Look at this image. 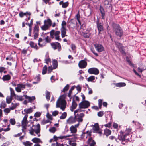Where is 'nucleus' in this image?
I'll return each instance as SVG.
<instances>
[{
	"label": "nucleus",
	"instance_id": "nucleus-1",
	"mask_svg": "<svg viewBox=\"0 0 146 146\" xmlns=\"http://www.w3.org/2000/svg\"><path fill=\"white\" fill-rule=\"evenodd\" d=\"M65 96L62 95L60 96L57 100L56 107L60 108L62 111H64L66 108V102L65 100Z\"/></svg>",
	"mask_w": 146,
	"mask_h": 146
},
{
	"label": "nucleus",
	"instance_id": "nucleus-2",
	"mask_svg": "<svg viewBox=\"0 0 146 146\" xmlns=\"http://www.w3.org/2000/svg\"><path fill=\"white\" fill-rule=\"evenodd\" d=\"M90 103L88 101L83 100L78 104L79 109H78L74 111V115L78 112H80L84 111L82 110L83 109H86L88 108L90 106Z\"/></svg>",
	"mask_w": 146,
	"mask_h": 146
},
{
	"label": "nucleus",
	"instance_id": "nucleus-3",
	"mask_svg": "<svg viewBox=\"0 0 146 146\" xmlns=\"http://www.w3.org/2000/svg\"><path fill=\"white\" fill-rule=\"evenodd\" d=\"M60 139H65L67 140L72 139V140H74L76 139V135H68L66 136H61L59 137H58L54 135L53 137V139L54 141H56L58 140V138Z\"/></svg>",
	"mask_w": 146,
	"mask_h": 146
},
{
	"label": "nucleus",
	"instance_id": "nucleus-4",
	"mask_svg": "<svg viewBox=\"0 0 146 146\" xmlns=\"http://www.w3.org/2000/svg\"><path fill=\"white\" fill-rule=\"evenodd\" d=\"M30 134L32 135H34V132L38 134L40 131V126L39 124H38L36 125H33L32 128L29 130Z\"/></svg>",
	"mask_w": 146,
	"mask_h": 146
},
{
	"label": "nucleus",
	"instance_id": "nucleus-5",
	"mask_svg": "<svg viewBox=\"0 0 146 146\" xmlns=\"http://www.w3.org/2000/svg\"><path fill=\"white\" fill-rule=\"evenodd\" d=\"M113 27L116 35L121 37L123 35V33L121 27L119 25L114 24Z\"/></svg>",
	"mask_w": 146,
	"mask_h": 146
},
{
	"label": "nucleus",
	"instance_id": "nucleus-6",
	"mask_svg": "<svg viewBox=\"0 0 146 146\" xmlns=\"http://www.w3.org/2000/svg\"><path fill=\"white\" fill-rule=\"evenodd\" d=\"M60 34V32L59 31H57L55 32L54 30H52L50 32V35L51 37L53 38L55 36V39L58 41L60 40V39L59 35Z\"/></svg>",
	"mask_w": 146,
	"mask_h": 146
},
{
	"label": "nucleus",
	"instance_id": "nucleus-7",
	"mask_svg": "<svg viewBox=\"0 0 146 146\" xmlns=\"http://www.w3.org/2000/svg\"><path fill=\"white\" fill-rule=\"evenodd\" d=\"M28 117V115L26 114L22 121V127L23 129H26V127L27 126V124L28 123V121L27 119Z\"/></svg>",
	"mask_w": 146,
	"mask_h": 146
},
{
	"label": "nucleus",
	"instance_id": "nucleus-8",
	"mask_svg": "<svg viewBox=\"0 0 146 146\" xmlns=\"http://www.w3.org/2000/svg\"><path fill=\"white\" fill-rule=\"evenodd\" d=\"M88 72L91 74L98 75L99 74V70L96 68H92L88 69Z\"/></svg>",
	"mask_w": 146,
	"mask_h": 146
},
{
	"label": "nucleus",
	"instance_id": "nucleus-9",
	"mask_svg": "<svg viewBox=\"0 0 146 146\" xmlns=\"http://www.w3.org/2000/svg\"><path fill=\"white\" fill-rule=\"evenodd\" d=\"M51 45L52 48L54 50L58 49V51H60L61 50V46L60 44L58 42L51 43Z\"/></svg>",
	"mask_w": 146,
	"mask_h": 146
},
{
	"label": "nucleus",
	"instance_id": "nucleus-10",
	"mask_svg": "<svg viewBox=\"0 0 146 146\" xmlns=\"http://www.w3.org/2000/svg\"><path fill=\"white\" fill-rule=\"evenodd\" d=\"M17 86V87L15 88V89L16 91L18 92H21V89L25 88V85L19 84Z\"/></svg>",
	"mask_w": 146,
	"mask_h": 146
},
{
	"label": "nucleus",
	"instance_id": "nucleus-11",
	"mask_svg": "<svg viewBox=\"0 0 146 146\" xmlns=\"http://www.w3.org/2000/svg\"><path fill=\"white\" fill-rule=\"evenodd\" d=\"M75 117H70L67 120V122L69 124H72L76 122V114L74 115Z\"/></svg>",
	"mask_w": 146,
	"mask_h": 146
},
{
	"label": "nucleus",
	"instance_id": "nucleus-12",
	"mask_svg": "<svg viewBox=\"0 0 146 146\" xmlns=\"http://www.w3.org/2000/svg\"><path fill=\"white\" fill-rule=\"evenodd\" d=\"M79 123H78L75 125L74 126L72 125L70 128V130L71 132L72 133H76L77 131V128L79 126Z\"/></svg>",
	"mask_w": 146,
	"mask_h": 146
},
{
	"label": "nucleus",
	"instance_id": "nucleus-13",
	"mask_svg": "<svg viewBox=\"0 0 146 146\" xmlns=\"http://www.w3.org/2000/svg\"><path fill=\"white\" fill-rule=\"evenodd\" d=\"M87 63L84 60H82L79 62L78 63V66L80 68H84L87 66Z\"/></svg>",
	"mask_w": 146,
	"mask_h": 146
},
{
	"label": "nucleus",
	"instance_id": "nucleus-14",
	"mask_svg": "<svg viewBox=\"0 0 146 146\" xmlns=\"http://www.w3.org/2000/svg\"><path fill=\"white\" fill-rule=\"evenodd\" d=\"M39 31V27L38 26H35L34 28V31L33 33L34 39H36L37 38L38 35Z\"/></svg>",
	"mask_w": 146,
	"mask_h": 146
},
{
	"label": "nucleus",
	"instance_id": "nucleus-15",
	"mask_svg": "<svg viewBox=\"0 0 146 146\" xmlns=\"http://www.w3.org/2000/svg\"><path fill=\"white\" fill-rule=\"evenodd\" d=\"M84 116V114L83 113H81L80 114H78L77 116L76 115V119L78 122H82L83 121L82 118Z\"/></svg>",
	"mask_w": 146,
	"mask_h": 146
},
{
	"label": "nucleus",
	"instance_id": "nucleus-16",
	"mask_svg": "<svg viewBox=\"0 0 146 146\" xmlns=\"http://www.w3.org/2000/svg\"><path fill=\"white\" fill-rule=\"evenodd\" d=\"M94 45L95 48L98 52H101L104 50V48L101 45L96 44Z\"/></svg>",
	"mask_w": 146,
	"mask_h": 146
},
{
	"label": "nucleus",
	"instance_id": "nucleus-17",
	"mask_svg": "<svg viewBox=\"0 0 146 146\" xmlns=\"http://www.w3.org/2000/svg\"><path fill=\"white\" fill-rule=\"evenodd\" d=\"M115 43L116 46L119 49L120 51L123 54H125V52L123 50L122 44L117 42H115Z\"/></svg>",
	"mask_w": 146,
	"mask_h": 146
},
{
	"label": "nucleus",
	"instance_id": "nucleus-18",
	"mask_svg": "<svg viewBox=\"0 0 146 146\" xmlns=\"http://www.w3.org/2000/svg\"><path fill=\"white\" fill-rule=\"evenodd\" d=\"M33 108H30L27 109H24V113L22 112V114L25 115L26 114H27L31 113L33 112Z\"/></svg>",
	"mask_w": 146,
	"mask_h": 146
},
{
	"label": "nucleus",
	"instance_id": "nucleus-19",
	"mask_svg": "<svg viewBox=\"0 0 146 146\" xmlns=\"http://www.w3.org/2000/svg\"><path fill=\"white\" fill-rule=\"evenodd\" d=\"M123 132L122 131L120 132V135L118 136V138L119 140L122 141L123 142L125 140L126 134L123 135Z\"/></svg>",
	"mask_w": 146,
	"mask_h": 146
},
{
	"label": "nucleus",
	"instance_id": "nucleus-20",
	"mask_svg": "<svg viewBox=\"0 0 146 146\" xmlns=\"http://www.w3.org/2000/svg\"><path fill=\"white\" fill-rule=\"evenodd\" d=\"M66 27H62L61 29V36L62 38H64L65 36H67V35H66Z\"/></svg>",
	"mask_w": 146,
	"mask_h": 146
},
{
	"label": "nucleus",
	"instance_id": "nucleus-21",
	"mask_svg": "<svg viewBox=\"0 0 146 146\" xmlns=\"http://www.w3.org/2000/svg\"><path fill=\"white\" fill-rule=\"evenodd\" d=\"M23 96L25 97V98L28 100V102H31L35 99V97L34 96L30 97L25 95H24Z\"/></svg>",
	"mask_w": 146,
	"mask_h": 146
},
{
	"label": "nucleus",
	"instance_id": "nucleus-22",
	"mask_svg": "<svg viewBox=\"0 0 146 146\" xmlns=\"http://www.w3.org/2000/svg\"><path fill=\"white\" fill-rule=\"evenodd\" d=\"M97 27L99 33H100L101 31L103 30V25L101 23H97Z\"/></svg>",
	"mask_w": 146,
	"mask_h": 146
},
{
	"label": "nucleus",
	"instance_id": "nucleus-23",
	"mask_svg": "<svg viewBox=\"0 0 146 146\" xmlns=\"http://www.w3.org/2000/svg\"><path fill=\"white\" fill-rule=\"evenodd\" d=\"M88 143L89 144V146H94L96 144V143L92 138H89L88 141Z\"/></svg>",
	"mask_w": 146,
	"mask_h": 146
},
{
	"label": "nucleus",
	"instance_id": "nucleus-24",
	"mask_svg": "<svg viewBox=\"0 0 146 146\" xmlns=\"http://www.w3.org/2000/svg\"><path fill=\"white\" fill-rule=\"evenodd\" d=\"M76 21L74 19H71L69 22L70 24L69 25V26H70L71 28H74L75 27V25H76Z\"/></svg>",
	"mask_w": 146,
	"mask_h": 146
},
{
	"label": "nucleus",
	"instance_id": "nucleus-25",
	"mask_svg": "<svg viewBox=\"0 0 146 146\" xmlns=\"http://www.w3.org/2000/svg\"><path fill=\"white\" fill-rule=\"evenodd\" d=\"M77 106L76 102L73 100L72 103V106L70 108V110L72 111H73L75 109Z\"/></svg>",
	"mask_w": 146,
	"mask_h": 146
},
{
	"label": "nucleus",
	"instance_id": "nucleus-26",
	"mask_svg": "<svg viewBox=\"0 0 146 146\" xmlns=\"http://www.w3.org/2000/svg\"><path fill=\"white\" fill-rule=\"evenodd\" d=\"M29 44L31 47L32 48H34L36 50L38 49L37 44L32 41L30 42Z\"/></svg>",
	"mask_w": 146,
	"mask_h": 146
},
{
	"label": "nucleus",
	"instance_id": "nucleus-27",
	"mask_svg": "<svg viewBox=\"0 0 146 146\" xmlns=\"http://www.w3.org/2000/svg\"><path fill=\"white\" fill-rule=\"evenodd\" d=\"M44 23L45 25H47L50 27L51 25L52 21L50 19H48L47 20H45L44 21Z\"/></svg>",
	"mask_w": 146,
	"mask_h": 146
},
{
	"label": "nucleus",
	"instance_id": "nucleus-28",
	"mask_svg": "<svg viewBox=\"0 0 146 146\" xmlns=\"http://www.w3.org/2000/svg\"><path fill=\"white\" fill-rule=\"evenodd\" d=\"M111 133V131L108 129L106 128L104 130V134L107 136L110 135Z\"/></svg>",
	"mask_w": 146,
	"mask_h": 146
},
{
	"label": "nucleus",
	"instance_id": "nucleus-29",
	"mask_svg": "<svg viewBox=\"0 0 146 146\" xmlns=\"http://www.w3.org/2000/svg\"><path fill=\"white\" fill-rule=\"evenodd\" d=\"M32 141L34 143H42V142L41 141V140L40 139L38 138H33L32 140Z\"/></svg>",
	"mask_w": 146,
	"mask_h": 146
},
{
	"label": "nucleus",
	"instance_id": "nucleus-30",
	"mask_svg": "<svg viewBox=\"0 0 146 146\" xmlns=\"http://www.w3.org/2000/svg\"><path fill=\"white\" fill-rule=\"evenodd\" d=\"M45 62L47 64H48L49 62H51V60L49 58L48 54H46L45 55Z\"/></svg>",
	"mask_w": 146,
	"mask_h": 146
},
{
	"label": "nucleus",
	"instance_id": "nucleus-31",
	"mask_svg": "<svg viewBox=\"0 0 146 146\" xmlns=\"http://www.w3.org/2000/svg\"><path fill=\"white\" fill-rule=\"evenodd\" d=\"M52 65L53 66V68L56 69L58 66V62L57 60H53Z\"/></svg>",
	"mask_w": 146,
	"mask_h": 146
},
{
	"label": "nucleus",
	"instance_id": "nucleus-32",
	"mask_svg": "<svg viewBox=\"0 0 146 146\" xmlns=\"http://www.w3.org/2000/svg\"><path fill=\"white\" fill-rule=\"evenodd\" d=\"M27 14H28L30 15L31 14L30 13L26 12V13H23L22 12H20L19 13V16L21 17H22L26 15Z\"/></svg>",
	"mask_w": 146,
	"mask_h": 146
},
{
	"label": "nucleus",
	"instance_id": "nucleus-33",
	"mask_svg": "<svg viewBox=\"0 0 146 146\" xmlns=\"http://www.w3.org/2000/svg\"><path fill=\"white\" fill-rule=\"evenodd\" d=\"M115 85L117 87H120L125 86L126 84L124 82H121L115 84Z\"/></svg>",
	"mask_w": 146,
	"mask_h": 146
},
{
	"label": "nucleus",
	"instance_id": "nucleus-34",
	"mask_svg": "<svg viewBox=\"0 0 146 146\" xmlns=\"http://www.w3.org/2000/svg\"><path fill=\"white\" fill-rule=\"evenodd\" d=\"M2 79L3 81L9 80L10 79L11 77L9 75H5L3 77Z\"/></svg>",
	"mask_w": 146,
	"mask_h": 146
},
{
	"label": "nucleus",
	"instance_id": "nucleus-35",
	"mask_svg": "<svg viewBox=\"0 0 146 146\" xmlns=\"http://www.w3.org/2000/svg\"><path fill=\"white\" fill-rule=\"evenodd\" d=\"M13 97L11 96H8L6 98V102L8 104L10 103L12 100Z\"/></svg>",
	"mask_w": 146,
	"mask_h": 146
},
{
	"label": "nucleus",
	"instance_id": "nucleus-36",
	"mask_svg": "<svg viewBox=\"0 0 146 146\" xmlns=\"http://www.w3.org/2000/svg\"><path fill=\"white\" fill-rule=\"evenodd\" d=\"M15 98L16 99L19 101H22L23 100V96H15Z\"/></svg>",
	"mask_w": 146,
	"mask_h": 146
},
{
	"label": "nucleus",
	"instance_id": "nucleus-37",
	"mask_svg": "<svg viewBox=\"0 0 146 146\" xmlns=\"http://www.w3.org/2000/svg\"><path fill=\"white\" fill-rule=\"evenodd\" d=\"M99 129V126L98 125V124L97 123H96L94 125V126L93 127V130L95 131H98Z\"/></svg>",
	"mask_w": 146,
	"mask_h": 146
},
{
	"label": "nucleus",
	"instance_id": "nucleus-38",
	"mask_svg": "<svg viewBox=\"0 0 146 146\" xmlns=\"http://www.w3.org/2000/svg\"><path fill=\"white\" fill-rule=\"evenodd\" d=\"M23 144L25 146H31L33 145V143L29 141H26L23 142Z\"/></svg>",
	"mask_w": 146,
	"mask_h": 146
},
{
	"label": "nucleus",
	"instance_id": "nucleus-39",
	"mask_svg": "<svg viewBox=\"0 0 146 146\" xmlns=\"http://www.w3.org/2000/svg\"><path fill=\"white\" fill-rule=\"evenodd\" d=\"M44 41V40H43L42 38H40L38 40V45L40 47H42L45 44H41L40 43L42 42H43Z\"/></svg>",
	"mask_w": 146,
	"mask_h": 146
},
{
	"label": "nucleus",
	"instance_id": "nucleus-40",
	"mask_svg": "<svg viewBox=\"0 0 146 146\" xmlns=\"http://www.w3.org/2000/svg\"><path fill=\"white\" fill-rule=\"evenodd\" d=\"M41 29L42 30L45 31L48 29L49 27L47 25L44 24V25L41 27Z\"/></svg>",
	"mask_w": 146,
	"mask_h": 146
},
{
	"label": "nucleus",
	"instance_id": "nucleus-41",
	"mask_svg": "<svg viewBox=\"0 0 146 146\" xmlns=\"http://www.w3.org/2000/svg\"><path fill=\"white\" fill-rule=\"evenodd\" d=\"M6 106V104L5 101H2L0 105L1 108H4Z\"/></svg>",
	"mask_w": 146,
	"mask_h": 146
},
{
	"label": "nucleus",
	"instance_id": "nucleus-42",
	"mask_svg": "<svg viewBox=\"0 0 146 146\" xmlns=\"http://www.w3.org/2000/svg\"><path fill=\"white\" fill-rule=\"evenodd\" d=\"M95 79V77L93 76H91L87 78V81L88 82H92Z\"/></svg>",
	"mask_w": 146,
	"mask_h": 146
},
{
	"label": "nucleus",
	"instance_id": "nucleus-43",
	"mask_svg": "<svg viewBox=\"0 0 146 146\" xmlns=\"http://www.w3.org/2000/svg\"><path fill=\"white\" fill-rule=\"evenodd\" d=\"M57 130L54 127H52L50 128L49 131L51 133H54Z\"/></svg>",
	"mask_w": 146,
	"mask_h": 146
},
{
	"label": "nucleus",
	"instance_id": "nucleus-44",
	"mask_svg": "<svg viewBox=\"0 0 146 146\" xmlns=\"http://www.w3.org/2000/svg\"><path fill=\"white\" fill-rule=\"evenodd\" d=\"M10 90L11 92V96L13 97L14 96H15L16 95L15 93L14 90L11 88H10Z\"/></svg>",
	"mask_w": 146,
	"mask_h": 146
},
{
	"label": "nucleus",
	"instance_id": "nucleus-45",
	"mask_svg": "<svg viewBox=\"0 0 146 146\" xmlns=\"http://www.w3.org/2000/svg\"><path fill=\"white\" fill-rule=\"evenodd\" d=\"M67 116L66 113L65 112H64L62 113V115L60 117V119H63L66 118Z\"/></svg>",
	"mask_w": 146,
	"mask_h": 146
},
{
	"label": "nucleus",
	"instance_id": "nucleus-46",
	"mask_svg": "<svg viewBox=\"0 0 146 146\" xmlns=\"http://www.w3.org/2000/svg\"><path fill=\"white\" fill-rule=\"evenodd\" d=\"M41 114V112H37L35 113L34 116L35 117L38 118L40 116Z\"/></svg>",
	"mask_w": 146,
	"mask_h": 146
},
{
	"label": "nucleus",
	"instance_id": "nucleus-47",
	"mask_svg": "<svg viewBox=\"0 0 146 146\" xmlns=\"http://www.w3.org/2000/svg\"><path fill=\"white\" fill-rule=\"evenodd\" d=\"M100 12H101V14H102V18L103 19H104V16H105V13H104V9L102 8H100Z\"/></svg>",
	"mask_w": 146,
	"mask_h": 146
},
{
	"label": "nucleus",
	"instance_id": "nucleus-48",
	"mask_svg": "<svg viewBox=\"0 0 146 146\" xmlns=\"http://www.w3.org/2000/svg\"><path fill=\"white\" fill-rule=\"evenodd\" d=\"M9 122L12 125H15L16 123L15 120L14 119L11 118L10 119Z\"/></svg>",
	"mask_w": 146,
	"mask_h": 146
},
{
	"label": "nucleus",
	"instance_id": "nucleus-49",
	"mask_svg": "<svg viewBox=\"0 0 146 146\" xmlns=\"http://www.w3.org/2000/svg\"><path fill=\"white\" fill-rule=\"evenodd\" d=\"M46 98L47 100H49L50 98V93L48 91H46Z\"/></svg>",
	"mask_w": 146,
	"mask_h": 146
},
{
	"label": "nucleus",
	"instance_id": "nucleus-50",
	"mask_svg": "<svg viewBox=\"0 0 146 146\" xmlns=\"http://www.w3.org/2000/svg\"><path fill=\"white\" fill-rule=\"evenodd\" d=\"M47 69V67L46 65H45L44 66L43 68L42 72V74H45L46 72Z\"/></svg>",
	"mask_w": 146,
	"mask_h": 146
},
{
	"label": "nucleus",
	"instance_id": "nucleus-51",
	"mask_svg": "<svg viewBox=\"0 0 146 146\" xmlns=\"http://www.w3.org/2000/svg\"><path fill=\"white\" fill-rule=\"evenodd\" d=\"M68 4L69 3L68 2L63 3L62 5V7L63 8H66L68 6Z\"/></svg>",
	"mask_w": 146,
	"mask_h": 146
},
{
	"label": "nucleus",
	"instance_id": "nucleus-52",
	"mask_svg": "<svg viewBox=\"0 0 146 146\" xmlns=\"http://www.w3.org/2000/svg\"><path fill=\"white\" fill-rule=\"evenodd\" d=\"M10 109L9 108H5L4 110V112L6 115L10 112Z\"/></svg>",
	"mask_w": 146,
	"mask_h": 146
},
{
	"label": "nucleus",
	"instance_id": "nucleus-53",
	"mask_svg": "<svg viewBox=\"0 0 146 146\" xmlns=\"http://www.w3.org/2000/svg\"><path fill=\"white\" fill-rule=\"evenodd\" d=\"M69 86L68 84H67L64 87L63 90V92H65L67 91L68 89H69Z\"/></svg>",
	"mask_w": 146,
	"mask_h": 146
},
{
	"label": "nucleus",
	"instance_id": "nucleus-54",
	"mask_svg": "<svg viewBox=\"0 0 146 146\" xmlns=\"http://www.w3.org/2000/svg\"><path fill=\"white\" fill-rule=\"evenodd\" d=\"M35 80L39 82L40 80V75H38L35 78Z\"/></svg>",
	"mask_w": 146,
	"mask_h": 146
},
{
	"label": "nucleus",
	"instance_id": "nucleus-55",
	"mask_svg": "<svg viewBox=\"0 0 146 146\" xmlns=\"http://www.w3.org/2000/svg\"><path fill=\"white\" fill-rule=\"evenodd\" d=\"M69 144L71 146H76V143L75 142H74L71 141H69Z\"/></svg>",
	"mask_w": 146,
	"mask_h": 146
},
{
	"label": "nucleus",
	"instance_id": "nucleus-56",
	"mask_svg": "<svg viewBox=\"0 0 146 146\" xmlns=\"http://www.w3.org/2000/svg\"><path fill=\"white\" fill-rule=\"evenodd\" d=\"M131 131V129L130 128H128L126 129L125 130V134L127 135L129 134V133H130Z\"/></svg>",
	"mask_w": 146,
	"mask_h": 146
},
{
	"label": "nucleus",
	"instance_id": "nucleus-57",
	"mask_svg": "<svg viewBox=\"0 0 146 146\" xmlns=\"http://www.w3.org/2000/svg\"><path fill=\"white\" fill-rule=\"evenodd\" d=\"M71 47L73 51H74L76 50V46L75 44H72L71 45Z\"/></svg>",
	"mask_w": 146,
	"mask_h": 146
},
{
	"label": "nucleus",
	"instance_id": "nucleus-58",
	"mask_svg": "<svg viewBox=\"0 0 146 146\" xmlns=\"http://www.w3.org/2000/svg\"><path fill=\"white\" fill-rule=\"evenodd\" d=\"M53 69H54L53 68V67H52V66H49L48 67V73H50L51 72V71Z\"/></svg>",
	"mask_w": 146,
	"mask_h": 146
},
{
	"label": "nucleus",
	"instance_id": "nucleus-59",
	"mask_svg": "<svg viewBox=\"0 0 146 146\" xmlns=\"http://www.w3.org/2000/svg\"><path fill=\"white\" fill-rule=\"evenodd\" d=\"M104 115L103 112L102 111H100L98 113V115L99 117H102Z\"/></svg>",
	"mask_w": 146,
	"mask_h": 146
},
{
	"label": "nucleus",
	"instance_id": "nucleus-60",
	"mask_svg": "<svg viewBox=\"0 0 146 146\" xmlns=\"http://www.w3.org/2000/svg\"><path fill=\"white\" fill-rule=\"evenodd\" d=\"M102 99H99L98 100L99 106L100 108H101V106L102 105Z\"/></svg>",
	"mask_w": 146,
	"mask_h": 146
},
{
	"label": "nucleus",
	"instance_id": "nucleus-61",
	"mask_svg": "<svg viewBox=\"0 0 146 146\" xmlns=\"http://www.w3.org/2000/svg\"><path fill=\"white\" fill-rule=\"evenodd\" d=\"M45 39L47 43L50 42L51 40L50 38L48 36L46 37Z\"/></svg>",
	"mask_w": 146,
	"mask_h": 146
},
{
	"label": "nucleus",
	"instance_id": "nucleus-62",
	"mask_svg": "<svg viewBox=\"0 0 146 146\" xmlns=\"http://www.w3.org/2000/svg\"><path fill=\"white\" fill-rule=\"evenodd\" d=\"M58 111H55L53 112L52 114L53 116H56L57 115L58 113Z\"/></svg>",
	"mask_w": 146,
	"mask_h": 146
},
{
	"label": "nucleus",
	"instance_id": "nucleus-63",
	"mask_svg": "<svg viewBox=\"0 0 146 146\" xmlns=\"http://www.w3.org/2000/svg\"><path fill=\"white\" fill-rule=\"evenodd\" d=\"M104 126L106 127H110L111 126V123H109L105 125Z\"/></svg>",
	"mask_w": 146,
	"mask_h": 146
},
{
	"label": "nucleus",
	"instance_id": "nucleus-64",
	"mask_svg": "<svg viewBox=\"0 0 146 146\" xmlns=\"http://www.w3.org/2000/svg\"><path fill=\"white\" fill-rule=\"evenodd\" d=\"M56 146H64V145L62 144L59 143L58 142H56Z\"/></svg>",
	"mask_w": 146,
	"mask_h": 146
}]
</instances>
